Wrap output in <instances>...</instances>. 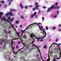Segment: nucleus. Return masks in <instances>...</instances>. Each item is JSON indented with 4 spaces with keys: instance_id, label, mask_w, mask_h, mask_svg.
<instances>
[{
    "instance_id": "1",
    "label": "nucleus",
    "mask_w": 61,
    "mask_h": 61,
    "mask_svg": "<svg viewBox=\"0 0 61 61\" xmlns=\"http://www.w3.org/2000/svg\"><path fill=\"white\" fill-rule=\"evenodd\" d=\"M37 25L39 26V28L40 29V30H41L42 31H43V32H41L40 33H42V34H43V37H42L41 38H36L37 37V36H36L37 37H35V38L36 39H37V41H39L40 39H42V38H45V37L46 36V32H45L44 30H42L41 29H43V26H42V25H41L40 27V25H39L38 24L36 23H34L33 24H31L24 31H25V30H26V29H28V27H29V26H30V27H32V26H34V25Z\"/></svg>"
},
{
    "instance_id": "2",
    "label": "nucleus",
    "mask_w": 61,
    "mask_h": 61,
    "mask_svg": "<svg viewBox=\"0 0 61 61\" xmlns=\"http://www.w3.org/2000/svg\"><path fill=\"white\" fill-rule=\"evenodd\" d=\"M1 18L2 20H5L4 21L5 22H6V23H7V22H8V23H10V25L9 26V28H8V30H9V29H10L11 28H14V29H15L16 31V33H17V35H18V33H17V32H16V29L15 28H14V25H12V23H11V22H10V21H9L8 20H5V17H3L2 18Z\"/></svg>"
},
{
    "instance_id": "3",
    "label": "nucleus",
    "mask_w": 61,
    "mask_h": 61,
    "mask_svg": "<svg viewBox=\"0 0 61 61\" xmlns=\"http://www.w3.org/2000/svg\"><path fill=\"white\" fill-rule=\"evenodd\" d=\"M54 44H56V45H57L58 46V47H59V50H60V57L59 58H57V55H56L54 56L53 57L54 58V59L53 60V61H56V60H55L56 59H57H57H60V58L61 57V51H60V48H59V46H58V45L56 43H53L51 45V46H50V47L49 51L50 50V48L51 47V46H52L53 45H54Z\"/></svg>"
},
{
    "instance_id": "4",
    "label": "nucleus",
    "mask_w": 61,
    "mask_h": 61,
    "mask_svg": "<svg viewBox=\"0 0 61 61\" xmlns=\"http://www.w3.org/2000/svg\"><path fill=\"white\" fill-rule=\"evenodd\" d=\"M3 42H4V46L3 47V49H5V46H6V43H8L9 42V41H6V43H5V39L3 38H2L0 40V44L1 45L3 44Z\"/></svg>"
},
{
    "instance_id": "5",
    "label": "nucleus",
    "mask_w": 61,
    "mask_h": 61,
    "mask_svg": "<svg viewBox=\"0 0 61 61\" xmlns=\"http://www.w3.org/2000/svg\"><path fill=\"white\" fill-rule=\"evenodd\" d=\"M9 55H11V53L9 52H8L5 55H4V57H5V59H7V58H6V56L7 55L8 56V60H9V61H13V59L10 58V57H9Z\"/></svg>"
},
{
    "instance_id": "6",
    "label": "nucleus",
    "mask_w": 61,
    "mask_h": 61,
    "mask_svg": "<svg viewBox=\"0 0 61 61\" xmlns=\"http://www.w3.org/2000/svg\"><path fill=\"white\" fill-rule=\"evenodd\" d=\"M59 8H60V7L59 6H57L56 7L55 6H52L51 7H50V8L48 9L47 12L48 13L49 11H50L52 9L54 8V9H58Z\"/></svg>"
},
{
    "instance_id": "7",
    "label": "nucleus",
    "mask_w": 61,
    "mask_h": 61,
    "mask_svg": "<svg viewBox=\"0 0 61 61\" xmlns=\"http://www.w3.org/2000/svg\"><path fill=\"white\" fill-rule=\"evenodd\" d=\"M19 38L18 39H16V38L14 39H13L11 41V46H12V48L13 51H14V50H13V49H14V48H13V44L14 43V42H13L12 41H13V40H14V39H19Z\"/></svg>"
},
{
    "instance_id": "8",
    "label": "nucleus",
    "mask_w": 61,
    "mask_h": 61,
    "mask_svg": "<svg viewBox=\"0 0 61 61\" xmlns=\"http://www.w3.org/2000/svg\"><path fill=\"white\" fill-rule=\"evenodd\" d=\"M4 32H5V33H8L9 34H11V31H8V32H7L6 31V29H5L4 30Z\"/></svg>"
},
{
    "instance_id": "9",
    "label": "nucleus",
    "mask_w": 61,
    "mask_h": 61,
    "mask_svg": "<svg viewBox=\"0 0 61 61\" xmlns=\"http://www.w3.org/2000/svg\"><path fill=\"white\" fill-rule=\"evenodd\" d=\"M33 36H34V37H37L36 36H35L34 35V34L32 33L30 34V37L31 38H32V37H33Z\"/></svg>"
},
{
    "instance_id": "10",
    "label": "nucleus",
    "mask_w": 61,
    "mask_h": 61,
    "mask_svg": "<svg viewBox=\"0 0 61 61\" xmlns=\"http://www.w3.org/2000/svg\"><path fill=\"white\" fill-rule=\"evenodd\" d=\"M38 7H39V5L36 6L35 8L33 9V10L35 11V10H36V9L37 10H38V9H39V8H38Z\"/></svg>"
},
{
    "instance_id": "11",
    "label": "nucleus",
    "mask_w": 61,
    "mask_h": 61,
    "mask_svg": "<svg viewBox=\"0 0 61 61\" xmlns=\"http://www.w3.org/2000/svg\"><path fill=\"white\" fill-rule=\"evenodd\" d=\"M11 1H13L12 0H8L7 1V2H10L9 3V5H10L11 4V2H11Z\"/></svg>"
},
{
    "instance_id": "12",
    "label": "nucleus",
    "mask_w": 61,
    "mask_h": 61,
    "mask_svg": "<svg viewBox=\"0 0 61 61\" xmlns=\"http://www.w3.org/2000/svg\"><path fill=\"white\" fill-rule=\"evenodd\" d=\"M7 13L9 15H11V16H13L14 15V14L12 13L11 12H8Z\"/></svg>"
},
{
    "instance_id": "13",
    "label": "nucleus",
    "mask_w": 61,
    "mask_h": 61,
    "mask_svg": "<svg viewBox=\"0 0 61 61\" xmlns=\"http://www.w3.org/2000/svg\"><path fill=\"white\" fill-rule=\"evenodd\" d=\"M22 37L24 38L25 39H27V36H26L25 35V34L24 36H22Z\"/></svg>"
},
{
    "instance_id": "14",
    "label": "nucleus",
    "mask_w": 61,
    "mask_h": 61,
    "mask_svg": "<svg viewBox=\"0 0 61 61\" xmlns=\"http://www.w3.org/2000/svg\"><path fill=\"white\" fill-rule=\"evenodd\" d=\"M33 47H36L39 50V51L40 52V55L41 56V52H40V51L39 50V48H38V47H37V46H36V45H33Z\"/></svg>"
},
{
    "instance_id": "15",
    "label": "nucleus",
    "mask_w": 61,
    "mask_h": 61,
    "mask_svg": "<svg viewBox=\"0 0 61 61\" xmlns=\"http://www.w3.org/2000/svg\"><path fill=\"white\" fill-rule=\"evenodd\" d=\"M20 58L21 59H22L24 61H26V60H25V59L24 57H23V56L22 57H20Z\"/></svg>"
},
{
    "instance_id": "16",
    "label": "nucleus",
    "mask_w": 61,
    "mask_h": 61,
    "mask_svg": "<svg viewBox=\"0 0 61 61\" xmlns=\"http://www.w3.org/2000/svg\"><path fill=\"white\" fill-rule=\"evenodd\" d=\"M20 6L21 8L22 9H23L24 8V7L22 5V4L20 3Z\"/></svg>"
},
{
    "instance_id": "17",
    "label": "nucleus",
    "mask_w": 61,
    "mask_h": 61,
    "mask_svg": "<svg viewBox=\"0 0 61 61\" xmlns=\"http://www.w3.org/2000/svg\"><path fill=\"white\" fill-rule=\"evenodd\" d=\"M49 53L48 54V57H49V58L46 61H49L50 59V57H49Z\"/></svg>"
},
{
    "instance_id": "18",
    "label": "nucleus",
    "mask_w": 61,
    "mask_h": 61,
    "mask_svg": "<svg viewBox=\"0 0 61 61\" xmlns=\"http://www.w3.org/2000/svg\"><path fill=\"white\" fill-rule=\"evenodd\" d=\"M44 48H45V49H47V45H46L43 47Z\"/></svg>"
},
{
    "instance_id": "19",
    "label": "nucleus",
    "mask_w": 61,
    "mask_h": 61,
    "mask_svg": "<svg viewBox=\"0 0 61 61\" xmlns=\"http://www.w3.org/2000/svg\"><path fill=\"white\" fill-rule=\"evenodd\" d=\"M29 47V45H27L26 46V49H28V47Z\"/></svg>"
},
{
    "instance_id": "20",
    "label": "nucleus",
    "mask_w": 61,
    "mask_h": 61,
    "mask_svg": "<svg viewBox=\"0 0 61 61\" xmlns=\"http://www.w3.org/2000/svg\"><path fill=\"white\" fill-rule=\"evenodd\" d=\"M10 10L11 11H15L16 10H15V9H13V10H12V9H10Z\"/></svg>"
},
{
    "instance_id": "21",
    "label": "nucleus",
    "mask_w": 61,
    "mask_h": 61,
    "mask_svg": "<svg viewBox=\"0 0 61 61\" xmlns=\"http://www.w3.org/2000/svg\"><path fill=\"white\" fill-rule=\"evenodd\" d=\"M0 17L1 18V15H3V12L1 13V12H0Z\"/></svg>"
},
{
    "instance_id": "22",
    "label": "nucleus",
    "mask_w": 61,
    "mask_h": 61,
    "mask_svg": "<svg viewBox=\"0 0 61 61\" xmlns=\"http://www.w3.org/2000/svg\"><path fill=\"white\" fill-rule=\"evenodd\" d=\"M33 17H34V15L32 14L31 15V16L30 17L31 18H32Z\"/></svg>"
},
{
    "instance_id": "23",
    "label": "nucleus",
    "mask_w": 61,
    "mask_h": 61,
    "mask_svg": "<svg viewBox=\"0 0 61 61\" xmlns=\"http://www.w3.org/2000/svg\"><path fill=\"white\" fill-rule=\"evenodd\" d=\"M50 56H51L52 54L53 53V52L51 51L50 52Z\"/></svg>"
},
{
    "instance_id": "24",
    "label": "nucleus",
    "mask_w": 61,
    "mask_h": 61,
    "mask_svg": "<svg viewBox=\"0 0 61 61\" xmlns=\"http://www.w3.org/2000/svg\"><path fill=\"white\" fill-rule=\"evenodd\" d=\"M15 23H16V24H18V23H19V21H16Z\"/></svg>"
},
{
    "instance_id": "25",
    "label": "nucleus",
    "mask_w": 61,
    "mask_h": 61,
    "mask_svg": "<svg viewBox=\"0 0 61 61\" xmlns=\"http://www.w3.org/2000/svg\"><path fill=\"white\" fill-rule=\"evenodd\" d=\"M42 18L43 21H44V20H45V19L44 17H42Z\"/></svg>"
},
{
    "instance_id": "26",
    "label": "nucleus",
    "mask_w": 61,
    "mask_h": 61,
    "mask_svg": "<svg viewBox=\"0 0 61 61\" xmlns=\"http://www.w3.org/2000/svg\"><path fill=\"white\" fill-rule=\"evenodd\" d=\"M56 13H57V15H58V13H59V11L58 10H57L56 11Z\"/></svg>"
},
{
    "instance_id": "27",
    "label": "nucleus",
    "mask_w": 61,
    "mask_h": 61,
    "mask_svg": "<svg viewBox=\"0 0 61 61\" xmlns=\"http://www.w3.org/2000/svg\"><path fill=\"white\" fill-rule=\"evenodd\" d=\"M55 51L56 52V53H58V51L57 50H55Z\"/></svg>"
},
{
    "instance_id": "28",
    "label": "nucleus",
    "mask_w": 61,
    "mask_h": 61,
    "mask_svg": "<svg viewBox=\"0 0 61 61\" xmlns=\"http://www.w3.org/2000/svg\"><path fill=\"white\" fill-rule=\"evenodd\" d=\"M21 17L22 19H24V17L22 16H21Z\"/></svg>"
},
{
    "instance_id": "29",
    "label": "nucleus",
    "mask_w": 61,
    "mask_h": 61,
    "mask_svg": "<svg viewBox=\"0 0 61 61\" xmlns=\"http://www.w3.org/2000/svg\"><path fill=\"white\" fill-rule=\"evenodd\" d=\"M36 12H35L34 15V16H35V15H36Z\"/></svg>"
},
{
    "instance_id": "30",
    "label": "nucleus",
    "mask_w": 61,
    "mask_h": 61,
    "mask_svg": "<svg viewBox=\"0 0 61 61\" xmlns=\"http://www.w3.org/2000/svg\"><path fill=\"white\" fill-rule=\"evenodd\" d=\"M43 40H43V39H41L40 40V41L41 42H42V41H43Z\"/></svg>"
},
{
    "instance_id": "31",
    "label": "nucleus",
    "mask_w": 61,
    "mask_h": 61,
    "mask_svg": "<svg viewBox=\"0 0 61 61\" xmlns=\"http://www.w3.org/2000/svg\"><path fill=\"white\" fill-rule=\"evenodd\" d=\"M59 39L58 38H57L56 40V42H57L58 41V40Z\"/></svg>"
},
{
    "instance_id": "32",
    "label": "nucleus",
    "mask_w": 61,
    "mask_h": 61,
    "mask_svg": "<svg viewBox=\"0 0 61 61\" xmlns=\"http://www.w3.org/2000/svg\"><path fill=\"white\" fill-rule=\"evenodd\" d=\"M2 4H4V3H5V1H2Z\"/></svg>"
},
{
    "instance_id": "33",
    "label": "nucleus",
    "mask_w": 61,
    "mask_h": 61,
    "mask_svg": "<svg viewBox=\"0 0 61 61\" xmlns=\"http://www.w3.org/2000/svg\"><path fill=\"white\" fill-rule=\"evenodd\" d=\"M14 20V18H13V19H12L11 20H10V22H12V21H13V20Z\"/></svg>"
},
{
    "instance_id": "34",
    "label": "nucleus",
    "mask_w": 61,
    "mask_h": 61,
    "mask_svg": "<svg viewBox=\"0 0 61 61\" xmlns=\"http://www.w3.org/2000/svg\"><path fill=\"white\" fill-rule=\"evenodd\" d=\"M27 6H26L25 7V9H27Z\"/></svg>"
},
{
    "instance_id": "35",
    "label": "nucleus",
    "mask_w": 61,
    "mask_h": 61,
    "mask_svg": "<svg viewBox=\"0 0 61 61\" xmlns=\"http://www.w3.org/2000/svg\"><path fill=\"white\" fill-rule=\"evenodd\" d=\"M56 28V27H54L53 28V30H54V29H55Z\"/></svg>"
},
{
    "instance_id": "36",
    "label": "nucleus",
    "mask_w": 61,
    "mask_h": 61,
    "mask_svg": "<svg viewBox=\"0 0 61 61\" xmlns=\"http://www.w3.org/2000/svg\"><path fill=\"white\" fill-rule=\"evenodd\" d=\"M55 5H58V3L57 2L56 3H55Z\"/></svg>"
},
{
    "instance_id": "37",
    "label": "nucleus",
    "mask_w": 61,
    "mask_h": 61,
    "mask_svg": "<svg viewBox=\"0 0 61 61\" xmlns=\"http://www.w3.org/2000/svg\"><path fill=\"white\" fill-rule=\"evenodd\" d=\"M46 28L47 30H48V27H46Z\"/></svg>"
},
{
    "instance_id": "38",
    "label": "nucleus",
    "mask_w": 61,
    "mask_h": 61,
    "mask_svg": "<svg viewBox=\"0 0 61 61\" xmlns=\"http://www.w3.org/2000/svg\"><path fill=\"white\" fill-rule=\"evenodd\" d=\"M40 12H41V10H39L38 12V13H40Z\"/></svg>"
},
{
    "instance_id": "39",
    "label": "nucleus",
    "mask_w": 61,
    "mask_h": 61,
    "mask_svg": "<svg viewBox=\"0 0 61 61\" xmlns=\"http://www.w3.org/2000/svg\"><path fill=\"white\" fill-rule=\"evenodd\" d=\"M57 16V15H55V16H54V17L55 18Z\"/></svg>"
},
{
    "instance_id": "40",
    "label": "nucleus",
    "mask_w": 61,
    "mask_h": 61,
    "mask_svg": "<svg viewBox=\"0 0 61 61\" xmlns=\"http://www.w3.org/2000/svg\"><path fill=\"white\" fill-rule=\"evenodd\" d=\"M23 48H22V49H20L18 51H17V52H18V51H20V50H21V49H23Z\"/></svg>"
},
{
    "instance_id": "41",
    "label": "nucleus",
    "mask_w": 61,
    "mask_h": 61,
    "mask_svg": "<svg viewBox=\"0 0 61 61\" xmlns=\"http://www.w3.org/2000/svg\"><path fill=\"white\" fill-rule=\"evenodd\" d=\"M20 26L21 28L22 27V25H20Z\"/></svg>"
},
{
    "instance_id": "42",
    "label": "nucleus",
    "mask_w": 61,
    "mask_h": 61,
    "mask_svg": "<svg viewBox=\"0 0 61 61\" xmlns=\"http://www.w3.org/2000/svg\"><path fill=\"white\" fill-rule=\"evenodd\" d=\"M6 16H8V14H6Z\"/></svg>"
},
{
    "instance_id": "43",
    "label": "nucleus",
    "mask_w": 61,
    "mask_h": 61,
    "mask_svg": "<svg viewBox=\"0 0 61 61\" xmlns=\"http://www.w3.org/2000/svg\"><path fill=\"white\" fill-rule=\"evenodd\" d=\"M58 30L59 31H61V29H59Z\"/></svg>"
},
{
    "instance_id": "44",
    "label": "nucleus",
    "mask_w": 61,
    "mask_h": 61,
    "mask_svg": "<svg viewBox=\"0 0 61 61\" xmlns=\"http://www.w3.org/2000/svg\"><path fill=\"white\" fill-rule=\"evenodd\" d=\"M33 6H32L31 5H30V7H33Z\"/></svg>"
},
{
    "instance_id": "45",
    "label": "nucleus",
    "mask_w": 61,
    "mask_h": 61,
    "mask_svg": "<svg viewBox=\"0 0 61 61\" xmlns=\"http://www.w3.org/2000/svg\"><path fill=\"white\" fill-rule=\"evenodd\" d=\"M35 40H34V41H33L32 42V44L33 43V42H35Z\"/></svg>"
},
{
    "instance_id": "46",
    "label": "nucleus",
    "mask_w": 61,
    "mask_h": 61,
    "mask_svg": "<svg viewBox=\"0 0 61 61\" xmlns=\"http://www.w3.org/2000/svg\"><path fill=\"white\" fill-rule=\"evenodd\" d=\"M20 43H21V42H20V41H19V42H18V44H20Z\"/></svg>"
},
{
    "instance_id": "47",
    "label": "nucleus",
    "mask_w": 61,
    "mask_h": 61,
    "mask_svg": "<svg viewBox=\"0 0 61 61\" xmlns=\"http://www.w3.org/2000/svg\"><path fill=\"white\" fill-rule=\"evenodd\" d=\"M13 53H14V54H17V53H15V52H14Z\"/></svg>"
},
{
    "instance_id": "48",
    "label": "nucleus",
    "mask_w": 61,
    "mask_h": 61,
    "mask_svg": "<svg viewBox=\"0 0 61 61\" xmlns=\"http://www.w3.org/2000/svg\"><path fill=\"white\" fill-rule=\"evenodd\" d=\"M36 56L37 57H38L39 56V55H37Z\"/></svg>"
},
{
    "instance_id": "49",
    "label": "nucleus",
    "mask_w": 61,
    "mask_h": 61,
    "mask_svg": "<svg viewBox=\"0 0 61 61\" xmlns=\"http://www.w3.org/2000/svg\"><path fill=\"white\" fill-rule=\"evenodd\" d=\"M24 31H23V32L22 33V34L21 35V36H22V34H23V32H24Z\"/></svg>"
},
{
    "instance_id": "50",
    "label": "nucleus",
    "mask_w": 61,
    "mask_h": 61,
    "mask_svg": "<svg viewBox=\"0 0 61 61\" xmlns=\"http://www.w3.org/2000/svg\"><path fill=\"white\" fill-rule=\"evenodd\" d=\"M43 8H46V7H45V6L43 7Z\"/></svg>"
},
{
    "instance_id": "51",
    "label": "nucleus",
    "mask_w": 61,
    "mask_h": 61,
    "mask_svg": "<svg viewBox=\"0 0 61 61\" xmlns=\"http://www.w3.org/2000/svg\"><path fill=\"white\" fill-rule=\"evenodd\" d=\"M38 4L37 3H35V5H37Z\"/></svg>"
},
{
    "instance_id": "52",
    "label": "nucleus",
    "mask_w": 61,
    "mask_h": 61,
    "mask_svg": "<svg viewBox=\"0 0 61 61\" xmlns=\"http://www.w3.org/2000/svg\"><path fill=\"white\" fill-rule=\"evenodd\" d=\"M59 27H60V26H61V25L60 24V25H59Z\"/></svg>"
},
{
    "instance_id": "53",
    "label": "nucleus",
    "mask_w": 61,
    "mask_h": 61,
    "mask_svg": "<svg viewBox=\"0 0 61 61\" xmlns=\"http://www.w3.org/2000/svg\"><path fill=\"white\" fill-rule=\"evenodd\" d=\"M37 16H38L37 15H36L35 16V17H37Z\"/></svg>"
},
{
    "instance_id": "54",
    "label": "nucleus",
    "mask_w": 61,
    "mask_h": 61,
    "mask_svg": "<svg viewBox=\"0 0 61 61\" xmlns=\"http://www.w3.org/2000/svg\"><path fill=\"white\" fill-rule=\"evenodd\" d=\"M38 24H40L41 25H42V24H41L40 23H39Z\"/></svg>"
},
{
    "instance_id": "55",
    "label": "nucleus",
    "mask_w": 61,
    "mask_h": 61,
    "mask_svg": "<svg viewBox=\"0 0 61 61\" xmlns=\"http://www.w3.org/2000/svg\"><path fill=\"white\" fill-rule=\"evenodd\" d=\"M16 48H18V46H17L16 47Z\"/></svg>"
},
{
    "instance_id": "56",
    "label": "nucleus",
    "mask_w": 61,
    "mask_h": 61,
    "mask_svg": "<svg viewBox=\"0 0 61 61\" xmlns=\"http://www.w3.org/2000/svg\"><path fill=\"white\" fill-rule=\"evenodd\" d=\"M52 17H54V15H52Z\"/></svg>"
},
{
    "instance_id": "57",
    "label": "nucleus",
    "mask_w": 61,
    "mask_h": 61,
    "mask_svg": "<svg viewBox=\"0 0 61 61\" xmlns=\"http://www.w3.org/2000/svg\"><path fill=\"white\" fill-rule=\"evenodd\" d=\"M15 27L16 28H17L18 27V26H15Z\"/></svg>"
},
{
    "instance_id": "58",
    "label": "nucleus",
    "mask_w": 61,
    "mask_h": 61,
    "mask_svg": "<svg viewBox=\"0 0 61 61\" xmlns=\"http://www.w3.org/2000/svg\"><path fill=\"white\" fill-rule=\"evenodd\" d=\"M1 49H2V48L1 47H0V50H1Z\"/></svg>"
},
{
    "instance_id": "59",
    "label": "nucleus",
    "mask_w": 61,
    "mask_h": 61,
    "mask_svg": "<svg viewBox=\"0 0 61 61\" xmlns=\"http://www.w3.org/2000/svg\"><path fill=\"white\" fill-rule=\"evenodd\" d=\"M10 19V18L9 17H8V19Z\"/></svg>"
},
{
    "instance_id": "60",
    "label": "nucleus",
    "mask_w": 61,
    "mask_h": 61,
    "mask_svg": "<svg viewBox=\"0 0 61 61\" xmlns=\"http://www.w3.org/2000/svg\"><path fill=\"white\" fill-rule=\"evenodd\" d=\"M59 46H60L61 45L60 44H58Z\"/></svg>"
},
{
    "instance_id": "61",
    "label": "nucleus",
    "mask_w": 61,
    "mask_h": 61,
    "mask_svg": "<svg viewBox=\"0 0 61 61\" xmlns=\"http://www.w3.org/2000/svg\"><path fill=\"white\" fill-rule=\"evenodd\" d=\"M1 5H0V8H1Z\"/></svg>"
},
{
    "instance_id": "62",
    "label": "nucleus",
    "mask_w": 61,
    "mask_h": 61,
    "mask_svg": "<svg viewBox=\"0 0 61 61\" xmlns=\"http://www.w3.org/2000/svg\"><path fill=\"white\" fill-rule=\"evenodd\" d=\"M4 27H5V26H3Z\"/></svg>"
},
{
    "instance_id": "63",
    "label": "nucleus",
    "mask_w": 61,
    "mask_h": 61,
    "mask_svg": "<svg viewBox=\"0 0 61 61\" xmlns=\"http://www.w3.org/2000/svg\"><path fill=\"white\" fill-rule=\"evenodd\" d=\"M42 60H43V61H43V59H42Z\"/></svg>"
},
{
    "instance_id": "64",
    "label": "nucleus",
    "mask_w": 61,
    "mask_h": 61,
    "mask_svg": "<svg viewBox=\"0 0 61 61\" xmlns=\"http://www.w3.org/2000/svg\"><path fill=\"white\" fill-rule=\"evenodd\" d=\"M39 1H41V0H39Z\"/></svg>"
}]
</instances>
